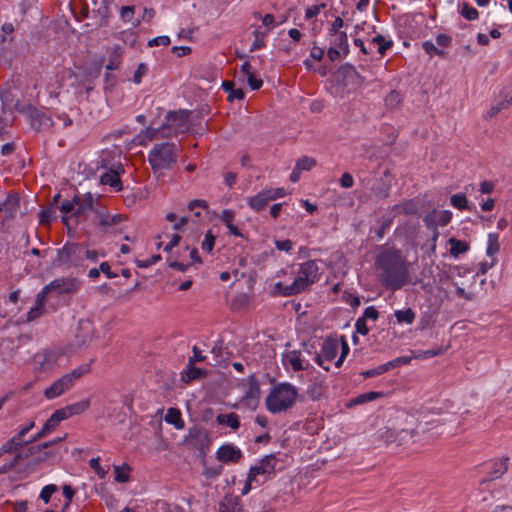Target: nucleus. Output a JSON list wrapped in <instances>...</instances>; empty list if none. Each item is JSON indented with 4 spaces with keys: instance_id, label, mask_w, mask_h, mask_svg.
I'll return each instance as SVG.
<instances>
[{
    "instance_id": "nucleus-1",
    "label": "nucleus",
    "mask_w": 512,
    "mask_h": 512,
    "mask_svg": "<svg viewBox=\"0 0 512 512\" xmlns=\"http://www.w3.org/2000/svg\"><path fill=\"white\" fill-rule=\"evenodd\" d=\"M375 265L381 271V281L385 287L398 290L409 283V264L401 250L381 246Z\"/></svg>"
},
{
    "instance_id": "nucleus-2",
    "label": "nucleus",
    "mask_w": 512,
    "mask_h": 512,
    "mask_svg": "<svg viewBox=\"0 0 512 512\" xmlns=\"http://www.w3.org/2000/svg\"><path fill=\"white\" fill-rule=\"evenodd\" d=\"M298 392L295 386L283 382L275 385L265 399L266 409L272 414L286 412L293 407Z\"/></svg>"
},
{
    "instance_id": "nucleus-3",
    "label": "nucleus",
    "mask_w": 512,
    "mask_h": 512,
    "mask_svg": "<svg viewBox=\"0 0 512 512\" xmlns=\"http://www.w3.org/2000/svg\"><path fill=\"white\" fill-rule=\"evenodd\" d=\"M318 270L317 263L314 260H308L300 265L298 275L292 284L283 286L281 282H278L275 288L283 296L298 294L316 281Z\"/></svg>"
},
{
    "instance_id": "nucleus-4",
    "label": "nucleus",
    "mask_w": 512,
    "mask_h": 512,
    "mask_svg": "<svg viewBox=\"0 0 512 512\" xmlns=\"http://www.w3.org/2000/svg\"><path fill=\"white\" fill-rule=\"evenodd\" d=\"M189 115L188 110L170 111L165 117L164 123L159 129L147 128V137L152 140L157 137L158 133L163 136L178 135L185 133L189 130Z\"/></svg>"
},
{
    "instance_id": "nucleus-5",
    "label": "nucleus",
    "mask_w": 512,
    "mask_h": 512,
    "mask_svg": "<svg viewBox=\"0 0 512 512\" xmlns=\"http://www.w3.org/2000/svg\"><path fill=\"white\" fill-rule=\"evenodd\" d=\"M180 148L174 142L155 144L148 154V161L154 172L169 170L177 162Z\"/></svg>"
},
{
    "instance_id": "nucleus-6",
    "label": "nucleus",
    "mask_w": 512,
    "mask_h": 512,
    "mask_svg": "<svg viewBox=\"0 0 512 512\" xmlns=\"http://www.w3.org/2000/svg\"><path fill=\"white\" fill-rule=\"evenodd\" d=\"M59 209L63 213V223L68 226L69 219L78 221L79 218L86 217L89 212L94 211V197L89 192L83 195H74L72 200L62 202Z\"/></svg>"
},
{
    "instance_id": "nucleus-7",
    "label": "nucleus",
    "mask_w": 512,
    "mask_h": 512,
    "mask_svg": "<svg viewBox=\"0 0 512 512\" xmlns=\"http://www.w3.org/2000/svg\"><path fill=\"white\" fill-rule=\"evenodd\" d=\"M90 371V364H83L71 372L55 380L44 390V396L48 400L55 399L72 389L76 381Z\"/></svg>"
},
{
    "instance_id": "nucleus-8",
    "label": "nucleus",
    "mask_w": 512,
    "mask_h": 512,
    "mask_svg": "<svg viewBox=\"0 0 512 512\" xmlns=\"http://www.w3.org/2000/svg\"><path fill=\"white\" fill-rule=\"evenodd\" d=\"M56 263L65 267H84V244L66 243L57 250Z\"/></svg>"
},
{
    "instance_id": "nucleus-9",
    "label": "nucleus",
    "mask_w": 512,
    "mask_h": 512,
    "mask_svg": "<svg viewBox=\"0 0 512 512\" xmlns=\"http://www.w3.org/2000/svg\"><path fill=\"white\" fill-rule=\"evenodd\" d=\"M276 464L277 458L275 454L266 455L257 465L250 468V480L260 479L264 483L274 473Z\"/></svg>"
},
{
    "instance_id": "nucleus-10",
    "label": "nucleus",
    "mask_w": 512,
    "mask_h": 512,
    "mask_svg": "<svg viewBox=\"0 0 512 512\" xmlns=\"http://www.w3.org/2000/svg\"><path fill=\"white\" fill-rule=\"evenodd\" d=\"M80 286L81 281L75 277L56 278L48 283V287L51 289V292H55L57 294L75 293L80 289Z\"/></svg>"
},
{
    "instance_id": "nucleus-11",
    "label": "nucleus",
    "mask_w": 512,
    "mask_h": 512,
    "mask_svg": "<svg viewBox=\"0 0 512 512\" xmlns=\"http://www.w3.org/2000/svg\"><path fill=\"white\" fill-rule=\"evenodd\" d=\"M451 219L452 212L449 210L433 211L424 217L423 221L425 225L434 231L433 242H436L439 235L437 225L446 226Z\"/></svg>"
},
{
    "instance_id": "nucleus-12",
    "label": "nucleus",
    "mask_w": 512,
    "mask_h": 512,
    "mask_svg": "<svg viewBox=\"0 0 512 512\" xmlns=\"http://www.w3.org/2000/svg\"><path fill=\"white\" fill-rule=\"evenodd\" d=\"M186 440L201 452H205V450L208 449L210 445L209 434L207 430L202 427H192L189 430V434Z\"/></svg>"
},
{
    "instance_id": "nucleus-13",
    "label": "nucleus",
    "mask_w": 512,
    "mask_h": 512,
    "mask_svg": "<svg viewBox=\"0 0 512 512\" xmlns=\"http://www.w3.org/2000/svg\"><path fill=\"white\" fill-rule=\"evenodd\" d=\"M260 385L255 375L248 377V389L244 394V405L252 410H255L259 403Z\"/></svg>"
},
{
    "instance_id": "nucleus-14",
    "label": "nucleus",
    "mask_w": 512,
    "mask_h": 512,
    "mask_svg": "<svg viewBox=\"0 0 512 512\" xmlns=\"http://www.w3.org/2000/svg\"><path fill=\"white\" fill-rule=\"evenodd\" d=\"M337 75L342 78L344 84L360 86L364 83V77H362L356 70V68L349 63L341 65L337 71Z\"/></svg>"
},
{
    "instance_id": "nucleus-15",
    "label": "nucleus",
    "mask_w": 512,
    "mask_h": 512,
    "mask_svg": "<svg viewBox=\"0 0 512 512\" xmlns=\"http://www.w3.org/2000/svg\"><path fill=\"white\" fill-rule=\"evenodd\" d=\"M28 116L30 118L31 126L36 130L50 128L54 124L51 116L32 106L28 107Z\"/></svg>"
},
{
    "instance_id": "nucleus-16",
    "label": "nucleus",
    "mask_w": 512,
    "mask_h": 512,
    "mask_svg": "<svg viewBox=\"0 0 512 512\" xmlns=\"http://www.w3.org/2000/svg\"><path fill=\"white\" fill-rule=\"evenodd\" d=\"M242 451L233 444H224L220 446L216 452L219 461L227 463H236L242 458Z\"/></svg>"
},
{
    "instance_id": "nucleus-17",
    "label": "nucleus",
    "mask_w": 512,
    "mask_h": 512,
    "mask_svg": "<svg viewBox=\"0 0 512 512\" xmlns=\"http://www.w3.org/2000/svg\"><path fill=\"white\" fill-rule=\"evenodd\" d=\"M282 362L286 367L291 366L295 372L307 370L310 365L308 362L304 364V361L301 358V352L298 350H292L283 354Z\"/></svg>"
},
{
    "instance_id": "nucleus-18",
    "label": "nucleus",
    "mask_w": 512,
    "mask_h": 512,
    "mask_svg": "<svg viewBox=\"0 0 512 512\" xmlns=\"http://www.w3.org/2000/svg\"><path fill=\"white\" fill-rule=\"evenodd\" d=\"M93 327L90 321H80L78 331L75 336V344L78 347L88 345L92 340Z\"/></svg>"
},
{
    "instance_id": "nucleus-19",
    "label": "nucleus",
    "mask_w": 512,
    "mask_h": 512,
    "mask_svg": "<svg viewBox=\"0 0 512 512\" xmlns=\"http://www.w3.org/2000/svg\"><path fill=\"white\" fill-rule=\"evenodd\" d=\"M58 357L59 354L57 352L46 350L43 353L37 354L35 360L40 365V369L46 371L56 364Z\"/></svg>"
},
{
    "instance_id": "nucleus-20",
    "label": "nucleus",
    "mask_w": 512,
    "mask_h": 512,
    "mask_svg": "<svg viewBox=\"0 0 512 512\" xmlns=\"http://www.w3.org/2000/svg\"><path fill=\"white\" fill-rule=\"evenodd\" d=\"M219 512H243L238 496L226 495L219 504Z\"/></svg>"
},
{
    "instance_id": "nucleus-21",
    "label": "nucleus",
    "mask_w": 512,
    "mask_h": 512,
    "mask_svg": "<svg viewBox=\"0 0 512 512\" xmlns=\"http://www.w3.org/2000/svg\"><path fill=\"white\" fill-rule=\"evenodd\" d=\"M0 100L2 102V110L3 111H5V110L11 111L12 109L21 111L20 102H19V100L15 99V94L11 88L1 91Z\"/></svg>"
},
{
    "instance_id": "nucleus-22",
    "label": "nucleus",
    "mask_w": 512,
    "mask_h": 512,
    "mask_svg": "<svg viewBox=\"0 0 512 512\" xmlns=\"http://www.w3.org/2000/svg\"><path fill=\"white\" fill-rule=\"evenodd\" d=\"M339 349V342L335 338L327 337L322 343L321 352L327 361H332Z\"/></svg>"
},
{
    "instance_id": "nucleus-23",
    "label": "nucleus",
    "mask_w": 512,
    "mask_h": 512,
    "mask_svg": "<svg viewBox=\"0 0 512 512\" xmlns=\"http://www.w3.org/2000/svg\"><path fill=\"white\" fill-rule=\"evenodd\" d=\"M269 201L271 200L268 197L266 189H264L260 191L257 195L248 198L247 203L251 209H253L256 212H259L267 206Z\"/></svg>"
},
{
    "instance_id": "nucleus-24",
    "label": "nucleus",
    "mask_w": 512,
    "mask_h": 512,
    "mask_svg": "<svg viewBox=\"0 0 512 512\" xmlns=\"http://www.w3.org/2000/svg\"><path fill=\"white\" fill-rule=\"evenodd\" d=\"M216 423L218 425L228 426L236 431L240 428L239 416L236 413L218 414L216 416Z\"/></svg>"
},
{
    "instance_id": "nucleus-25",
    "label": "nucleus",
    "mask_w": 512,
    "mask_h": 512,
    "mask_svg": "<svg viewBox=\"0 0 512 512\" xmlns=\"http://www.w3.org/2000/svg\"><path fill=\"white\" fill-rule=\"evenodd\" d=\"M100 182L103 185H109L114 188L115 191H120L123 188L119 173L117 171L110 170L101 175Z\"/></svg>"
},
{
    "instance_id": "nucleus-26",
    "label": "nucleus",
    "mask_w": 512,
    "mask_h": 512,
    "mask_svg": "<svg viewBox=\"0 0 512 512\" xmlns=\"http://www.w3.org/2000/svg\"><path fill=\"white\" fill-rule=\"evenodd\" d=\"M14 26L12 23H4L1 27L0 33V49L2 51L7 50V44L13 40Z\"/></svg>"
},
{
    "instance_id": "nucleus-27",
    "label": "nucleus",
    "mask_w": 512,
    "mask_h": 512,
    "mask_svg": "<svg viewBox=\"0 0 512 512\" xmlns=\"http://www.w3.org/2000/svg\"><path fill=\"white\" fill-rule=\"evenodd\" d=\"M448 243L450 245V254L454 258L459 257V255L464 254L469 250V244L465 241L452 237L448 240Z\"/></svg>"
},
{
    "instance_id": "nucleus-28",
    "label": "nucleus",
    "mask_w": 512,
    "mask_h": 512,
    "mask_svg": "<svg viewBox=\"0 0 512 512\" xmlns=\"http://www.w3.org/2000/svg\"><path fill=\"white\" fill-rule=\"evenodd\" d=\"M165 421L175 426L176 429L184 428V421L181 418V413L176 408H169L165 415Z\"/></svg>"
},
{
    "instance_id": "nucleus-29",
    "label": "nucleus",
    "mask_w": 512,
    "mask_h": 512,
    "mask_svg": "<svg viewBox=\"0 0 512 512\" xmlns=\"http://www.w3.org/2000/svg\"><path fill=\"white\" fill-rule=\"evenodd\" d=\"M382 396H383L382 392H376V391L363 393V394L358 395L354 399H352L350 401V403L348 404V407H352L355 405H361V404L376 400Z\"/></svg>"
},
{
    "instance_id": "nucleus-30",
    "label": "nucleus",
    "mask_w": 512,
    "mask_h": 512,
    "mask_svg": "<svg viewBox=\"0 0 512 512\" xmlns=\"http://www.w3.org/2000/svg\"><path fill=\"white\" fill-rule=\"evenodd\" d=\"M331 35L333 37L331 40V46H335L336 48L343 50L344 55H347L349 52L347 34L345 32H339Z\"/></svg>"
},
{
    "instance_id": "nucleus-31",
    "label": "nucleus",
    "mask_w": 512,
    "mask_h": 512,
    "mask_svg": "<svg viewBox=\"0 0 512 512\" xmlns=\"http://www.w3.org/2000/svg\"><path fill=\"white\" fill-rule=\"evenodd\" d=\"M222 88L225 92H228V100L233 101L235 99L242 100L245 97V93L241 88L235 89L234 83L231 81H224Z\"/></svg>"
},
{
    "instance_id": "nucleus-32",
    "label": "nucleus",
    "mask_w": 512,
    "mask_h": 512,
    "mask_svg": "<svg viewBox=\"0 0 512 512\" xmlns=\"http://www.w3.org/2000/svg\"><path fill=\"white\" fill-rule=\"evenodd\" d=\"M28 442L20 441L15 435L9 439L7 442H5L0 447V456H2L5 453H10L12 451L18 450L24 445H27Z\"/></svg>"
},
{
    "instance_id": "nucleus-33",
    "label": "nucleus",
    "mask_w": 512,
    "mask_h": 512,
    "mask_svg": "<svg viewBox=\"0 0 512 512\" xmlns=\"http://www.w3.org/2000/svg\"><path fill=\"white\" fill-rule=\"evenodd\" d=\"M125 217L122 214L109 215V214H101L99 219L100 226L107 228L118 225L122 221H124Z\"/></svg>"
},
{
    "instance_id": "nucleus-34",
    "label": "nucleus",
    "mask_w": 512,
    "mask_h": 512,
    "mask_svg": "<svg viewBox=\"0 0 512 512\" xmlns=\"http://www.w3.org/2000/svg\"><path fill=\"white\" fill-rule=\"evenodd\" d=\"M398 323L412 324L416 318L415 312L411 308L405 310H396L394 313Z\"/></svg>"
},
{
    "instance_id": "nucleus-35",
    "label": "nucleus",
    "mask_w": 512,
    "mask_h": 512,
    "mask_svg": "<svg viewBox=\"0 0 512 512\" xmlns=\"http://www.w3.org/2000/svg\"><path fill=\"white\" fill-rule=\"evenodd\" d=\"M3 202L6 207V213L9 215H13L20 207V199L14 193H9Z\"/></svg>"
},
{
    "instance_id": "nucleus-36",
    "label": "nucleus",
    "mask_w": 512,
    "mask_h": 512,
    "mask_svg": "<svg viewBox=\"0 0 512 512\" xmlns=\"http://www.w3.org/2000/svg\"><path fill=\"white\" fill-rule=\"evenodd\" d=\"M403 101V97L397 90H392L389 92V94L385 97V105L389 109H396L398 108Z\"/></svg>"
},
{
    "instance_id": "nucleus-37",
    "label": "nucleus",
    "mask_w": 512,
    "mask_h": 512,
    "mask_svg": "<svg viewBox=\"0 0 512 512\" xmlns=\"http://www.w3.org/2000/svg\"><path fill=\"white\" fill-rule=\"evenodd\" d=\"M203 375V370L196 367L194 364L190 365L188 363L187 365V371H184L182 373V379L184 382L189 383L193 380L198 379Z\"/></svg>"
},
{
    "instance_id": "nucleus-38",
    "label": "nucleus",
    "mask_w": 512,
    "mask_h": 512,
    "mask_svg": "<svg viewBox=\"0 0 512 512\" xmlns=\"http://www.w3.org/2000/svg\"><path fill=\"white\" fill-rule=\"evenodd\" d=\"M378 45V52L381 55H385L386 51L390 49L393 45L392 40H386L384 36L377 34L371 39L370 45Z\"/></svg>"
},
{
    "instance_id": "nucleus-39",
    "label": "nucleus",
    "mask_w": 512,
    "mask_h": 512,
    "mask_svg": "<svg viewBox=\"0 0 512 512\" xmlns=\"http://www.w3.org/2000/svg\"><path fill=\"white\" fill-rule=\"evenodd\" d=\"M500 250V244H499V235L496 233H489L488 234V240H487V249L486 254L488 256H493L497 254Z\"/></svg>"
},
{
    "instance_id": "nucleus-40",
    "label": "nucleus",
    "mask_w": 512,
    "mask_h": 512,
    "mask_svg": "<svg viewBox=\"0 0 512 512\" xmlns=\"http://www.w3.org/2000/svg\"><path fill=\"white\" fill-rule=\"evenodd\" d=\"M508 458H505L503 460H500L498 462H495L493 464L492 471L490 472V478L489 480H494L500 478L503 474L506 473L508 466H507Z\"/></svg>"
},
{
    "instance_id": "nucleus-41",
    "label": "nucleus",
    "mask_w": 512,
    "mask_h": 512,
    "mask_svg": "<svg viewBox=\"0 0 512 512\" xmlns=\"http://www.w3.org/2000/svg\"><path fill=\"white\" fill-rule=\"evenodd\" d=\"M131 468L128 464H123L122 466H115L114 467V473H115V481L119 483H126L129 481V471Z\"/></svg>"
},
{
    "instance_id": "nucleus-42",
    "label": "nucleus",
    "mask_w": 512,
    "mask_h": 512,
    "mask_svg": "<svg viewBox=\"0 0 512 512\" xmlns=\"http://www.w3.org/2000/svg\"><path fill=\"white\" fill-rule=\"evenodd\" d=\"M90 407V400L83 399L67 406L70 416L79 415Z\"/></svg>"
},
{
    "instance_id": "nucleus-43",
    "label": "nucleus",
    "mask_w": 512,
    "mask_h": 512,
    "mask_svg": "<svg viewBox=\"0 0 512 512\" xmlns=\"http://www.w3.org/2000/svg\"><path fill=\"white\" fill-rule=\"evenodd\" d=\"M316 166V160L309 156H302L299 158L295 164V167H297V170L303 171H310L313 167Z\"/></svg>"
},
{
    "instance_id": "nucleus-44",
    "label": "nucleus",
    "mask_w": 512,
    "mask_h": 512,
    "mask_svg": "<svg viewBox=\"0 0 512 512\" xmlns=\"http://www.w3.org/2000/svg\"><path fill=\"white\" fill-rule=\"evenodd\" d=\"M422 48L430 57H445L446 55V52L443 49L436 47L435 44L430 40L424 41L422 43Z\"/></svg>"
},
{
    "instance_id": "nucleus-45",
    "label": "nucleus",
    "mask_w": 512,
    "mask_h": 512,
    "mask_svg": "<svg viewBox=\"0 0 512 512\" xmlns=\"http://www.w3.org/2000/svg\"><path fill=\"white\" fill-rule=\"evenodd\" d=\"M372 192L375 196L379 197V198H386L388 197L389 195V191H390V184L384 182L382 179L379 180V183L378 184H375L373 187H372Z\"/></svg>"
},
{
    "instance_id": "nucleus-46",
    "label": "nucleus",
    "mask_w": 512,
    "mask_h": 512,
    "mask_svg": "<svg viewBox=\"0 0 512 512\" xmlns=\"http://www.w3.org/2000/svg\"><path fill=\"white\" fill-rule=\"evenodd\" d=\"M450 202L457 209H460V210H463V209L469 210L470 209V207L468 205V200H467L465 194L458 193V194L452 195L450 198Z\"/></svg>"
},
{
    "instance_id": "nucleus-47",
    "label": "nucleus",
    "mask_w": 512,
    "mask_h": 512,
    "mask_svg": "<svg viewBox=\"0 0 512 512\" xmlns=\"http://www.w3.org/2000/svg\"><path fill=\"white\" fill-rule=\"evenodd\" d=\"M460 14L467 20H476L478 18V11L476 8L470 6L468 3L464 2L462 4V8Z\"/></svg>"
},
{
    "instance_id": "nucleus-48",
    "label": "nucleus",
    "mask_w": 512,
    "mask_h": 512,
    "mask_svg": "<svg viewBox=\"0 0 512 512\" xmlns=\"http://www.w3.org/2000/svg\"><path fill=\"white\" fill-rule=\"evenodd\" d=\"M415 435L414 430L402 429L397 431V444L398 446L407 444Z\"/></svg>"
},
{
    "instance_id": "nucleus-49",
    "label": "nucleus",
    "mask_w": 512,
    "mask_h": 512,
    "mask_svg": "<svg viewBox=\"0 0 512 512\" xmlns=\"http://www.w3.org/2000/svg\"><path fill=\"white\" fill-rule=\"evenodd\" d=\"M66 436L67 435L65 434L63 437H58V438H55L53 440L41 443V444H39L37 446H32V447L29 448V452L32 455V454H34L36 452H40L43 449H47L48 447H51L52 445L57 444V443L65 440Z\"/></svg>"
},
{
    "instance_id": "nucleus-50",
    "label": "nucleus",
    "mask_w": 512,
    "mask_h": 512,
    "mask_svg": "<svg viewBox=\"0 0 512 512\" xmlns=\"http://www.w3.org/2000/svg\"><path fill=\"white\" fill-rule=\"evenodd\" d=\"M388 371H389V369H388V367H387V365L385 363V364L379 365L376 368L363 371L361 373V375L364 378H372V377H376V376L382 375V374H384V373H386Z\"/></svg>"
},
{
    "instance_id": "nucleus-51",
    "label": "nucleus",
    "mask_w": 512,
    "mask_h": 512,
    "mask_svg": "<svg viewBox=\"0 0 512 512\" xmlns=\"http://www.w3.org/2000/svg\"><path fill=\"white\" fill-rule=\"evenodd\" d=\"M412 358H413L412 356H400V357H397V358L387 362L386 365L390 371L394 368L409 364L411 362Z\"/></svg>"
},
{
    "instance_id": "nucleus-52",
    "label": "nucleus",
    "mask_w": 512,
    "mask_h": 512,
    "mask_svg": "<svg viewBox=\"0 0 512 512\" xmlns=\"http://www.w3.org/2000/svg\"><path fill=\"white\" fill-rule=\"evenodd\" d=\"M58 490L57 486L54 484L46 485L42 488L40 492V499L44 501V503H48L51 499V496L53 493H55Z\"/></svg>"
},
{
    "instance_id": "nucleus-53",
    "label": "nucleus",
    "mask_w": 512,
    "mask_h": 512,
    "mask_svg": "<svg viewBox=\"0 0 512 512\" xmlns=\"http://www.w3.org/2000/svg\"><path fill=\"white\" fill-rule=\"evenodd\" d=\"M224 342L217 341L211 349V353L215 356L217 362H221L226 359L224 355Z\"/></svg>"
},
{
    "instance_id": "nucleus-54",
    "label": "nucleus",
    "mask_w": 512,
    "mask_h": 512,
    "mask_svg": "<svg viewBox=\"0 0 512 512\" xmlns=\"http://www.w3.org/2000/svg\"><path fill=\"white\" fill-rule=\"evenodd\" d=\"M380 438L386 443V444H397V431L394 429H386L380 434Z\"/></svg>"
},
{
    "instance_id": "nucleus-55",
    "label": "nucleus",
    "mask_w": 512,
    "mask_h": 512,
    "mask_svg": "<svg viewBox=\"0 0 512 512\" xmlns=\"http://www.w3.org/2000/svg\"><path fill=\"white\" fill-rule=\"evenodd\" d=\"M446 349L447 348H444L443 346H439V347H436V348H433V349L422 351L416 357L417 358H423V359L432 358V357H435V356L443 354L446 351Z\"/></svg>"
},
{
    "instance_id": "nucleus-56",
    "label": "nucleus",
    "mask_w": 512,
    "mask_h": 512,
    "mask_svg": "<svg viewBox=\"0 0 512 512\" xmlns=\"http://www.w3.org/2000/svg\"><path fill=\"white\" fill-rule=\"evenodd\" d=\"M45 306H38L37 303L28 311L27 321L32 322L38 319L44 313Z\"/></svg>"
},
{
    "instance_id": "nucleus-57",
    "label": "nucleus",
    "mask_w": 512,
    "mask_h": 512,
    "mask_svg": "<svg viewBox=\"0 0 512 512\" xmlns=\"http://www.w3.org/2000/svg\"><path fill=\"white\" fill-rule=\"evenodd\" d=\"M214 243H215V236L211 233V231H208L205 234L204 240L201 244V248L203 251H206L209 253L213 250Z\"/></svg>"
},
{
    "instance_id": "nucleus-58",
    "label": "nucleus",
    "mask_w": 512,
    "mask_h": 512,
    "mask_svg": "<svg viewBox=\"0 0 512 512\" xmlns=\"http://www.w3.org/2000/svg\"><path fill=\"white\" fill-rule=\"evenodd\" d=\"M89 466L91 467V469H93L95 471V473L98 475L99 478H101V479L105 478V476L107 474V470L103 469L100 466V458L99 457L92 458L89 461Z\"/></svg>"
},
{
    "instance_id": "nucleus-59",
    "label": "nucleus",
    "mask_w": 512,
    "mask_h": 512,
    "mask_svg": "<svg viewBox=\"0 0 512 512\" xmlns=\"http://www.w3.org/2000/svg\"><path fill=\"white\" fill-rule=\"evenodd\" d=\"M100 255L104 257L105 253H99L97 250H91L86 245H84V262L89 260L95 263L98 261Z\"/></svg>"
},
{
    "instance_id": "nucleus-60",
    "label": "nucleus",
    "mask_w": 512,
    "mask_h": 512,
    "mask_svg": "<svg viewBox=\"0 0 512 512\" xmlns=\"http://www.w3.org/2000/svg\"><path fill=\"white\" fill-rule=\"evenodd\" d=\"M148 72V66L146 63H140L138 68L134 72L133 82L135 84H140L142 81V77Z\"/></svg>"
},
{
    "instance_id": "nucleus-61",
    "label": "nucleus",
    "mask_w": 512,
    "mask_h": 512,
    "mask_svg": "<svg viewBox=\"0 0 512 512\" xmlns=\"http://www.w3.org/2000/svg\"><path fill=\"white\" fill-rule=\"evenodd\" d=\"M219 219L227 226L232 224L235 219V212L231 209L222 210Z\"/></svg>"
},
{
    "instance_id": "nucleus-62",
    "label": "nucleus",
    "mask_w": 512,
    "mask_h": 512,
    "mask_svg": "<svg viewBox=\"0 0 512 512\" xmlns=\"http://www.w3.org/2000/svg\"><path fill=\"white\" fill-rule=\"evenodd\" d=\"M325 6V3H321L307 8L305 11V18L312 19L313 17H316L321 12V10L325 8Z\"/></svg>"
},
{
    "instance_id": "nucleus-63",
    "label": "nucleus",
    "mask_w": 512,
    "mask_h": 512,
    "mask_svg": "<svg viewBox=\"0 0 512 512\" xmlns=\"http://www.w3.org/2000/svg\"><path fill=\"white\" fill-rule=\"evenodd\" d=\"M49 293H51V289L48 287V284H47L37 294L35 303H37L38 306H45V302H46V299H47V296Z\"/></svg>"
},
{
    "instance_id": "nucleus-64",
    "label": "nucleus",
    "mask_w": 512,
    "mask_h": 512,
    "mask_svg": "<svg viewBox=\"0 0 512 512\" xmlns=\"http://www.w3.org/2000/svg\"><path fill=\"white\" fill-rule=\"evenodd\" d=\"M223 471V466L222 465H217L215 467H205L204 469V475L207 477V478H215L217 476H219Z\"/></svg>"
}]
</instances>
